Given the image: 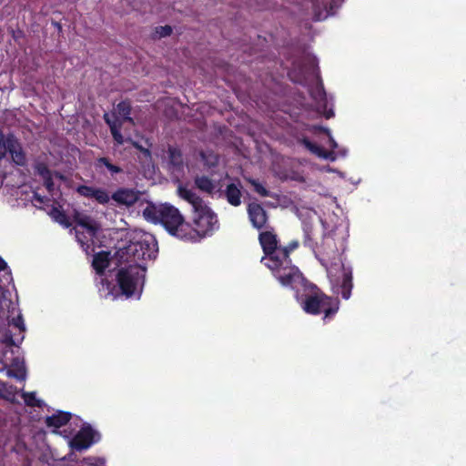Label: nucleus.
Returning <instances> with one entry per match:
<instances>
[{
	"label": "nucleus",
	"mask_w": 466,
	"mask_h": 466,
	"mask_svg": "<svg viewBox=\"0 0 466 466\" xmlns=\"http://www.w3.org/2000/svg\"><path fill=\"white\" fill-rule=\"evenodd\" d=\"M252 186L254 187L255 191L259 194L262 197H268L269 196L268 191L258 182L252 180L251 181Z\"/></svg>",
	"instance_id": "nucleus-31"
},
{
	"label": "nucleus",
	"mask_w": 466,
	"mask_h": 466,
	"mask_svg": "<svg viewBox=\"0 0 466 466\" xmlns=\"http://www.w3.org/2000/svg\"><path fill=\"white\" fill-rule=\"evenodd\" d=\"M77 225L85 228L91 238L95 237L97 226L89 217L84 216L78 218Z\"/></svg>",
	"instance_id": "nucleus-20"
},
{
	"label": "nucleus",
	"mask_w": 466,
	"mask_h": 466,
	"mask_svg": "<svg viewBox=\"0 0 466 466\" xmlns=\"http://www.w3.org/2000/svg\"><path fill=\"white\" fill-rule=\"evenodd\" d=\"M114 112L116 117L122 121V124L126 121L134 124V120L130 116L131 106L128 102L122 101L118 103Z\"/></svg>",
	"instance_id": "nucleus-15"
},
{
	"label": "nucleus",
	"mask_w": 466,
	"mask_h": 466,
	"mask_svg": "<svg viewBox=\"0 0 466 466\" xmlns=\"http://www.w3.org/2000/svg\"><path fill=\"white\" fill-rule=\"evenodd\" d=\"M71 419L68 412L59 411L56 414L46 417V423L49 427L60 428L66 425Z\"/></svg>",
	"instance_id": "nucleus-14"
},
{
	"label": "nucleus",
	"mask_w": 466,
	"mask_h": 466,
	"mask_svg": "<svg viewBox=\"0 0 466 466\" xmlns=\"http://www.w3.org/2000/svg\"><path fill=\"white\" fill-rule=\"evenodd\" d=\"M146 220L161 223L172 235L184 238L187 225L177 208L168 204L149 203L143 210Z\"/></svg>",
	"instance_id": "nucleus-2"
},
{
	"label": "nucleus",
	"mask_w": 466,
	"mask_h": 466,
	"mask_svg": "<svg viewBox=\"0 0 466 466\" xmlns=\"http://www.w3.org/2000/svg\"><path fill=\"white\" fill-rule=\"evenodd\" d=\"M76 192L82 197L96 199L99 204H106L110 199L108 193L103 188L82 185L76 187Z\"/></svg>",
	"instance_id": "nucleus-9"
},
{
	"label": "nucleus",
	"mask_w": 466,
	"mask_h": 466,
	"mask_svg": "<svg viewBox=\"0 0 466 466\" xmlns=\"http://www.w3.org/2000/svg\"><path fill=\"white\" fill-rule=\"evenodd\" d=\"M108 253L99 252L94 256L92 266L97 274L102 275L105 269L108 267Z\"/></svg>",
	"instance_id": "nucleus-17"
},
{
	"label": "nucleus",
	"mask_w": 466,
	"mask_h": 466,
	"mask_svg": "<svg viewBox=\"0 0 466 466\" xmlns=\"http://www.w3.org/2000/svg\"><path fill=\"white\" fill-rule=\"evenodd\" d=\"M302 309L309 314L325 313V318L337 312L339 307L332 299L323 294L315 286L311 287L309 292L301 299Z\"/></svg>",
	"instance_id": "nucleus-5"
},
{
	"label": "nucleus",
	"mask_w": 466,
	"mask_h": 466,
	"mask_svg": "<svg viewBox=\"0 0 466 466\" xmlns=\"http://www.w3.org/2000/svg\"><path fill=\"white\" fill-rule=\"evenodd\" d=\"M12 324L19 329L20 333L25 331V325L21 316H18L16 319H13Z\"/></svg>",
	"instance_id": "nucleus-32"
},
{
	"label": "nucleus",
	"mask_w": 466,
	"mask_h": 466,
	"mask_svg": "<svg viewBox=\"0 0 466 466\" xmlns=\"http://www.w3.org/2000/svg\"><path fill=\"white\" fill-rule=\"evenodd\" d=\"M258 240L265 254L261 263L272 271L281 285L295 289L296 285L304 283L301 272L289 258V249L278 245V237L272 228L261 231Z\"/></svg>",
	"instance_id": "nucleus-1"
},
{
	"label": "nucleus",
	"mask_w": 466,
	"mask_h": 466,
	"mask_svg": "<svg viewBox=\"0 0 466 466\" xmlns=\"http://www.w3.org/2000/svg\"><path fill=\"white\" fill-rule=\"evenodd\" d=\"M104 120L109 126L110 131L112 130L113 126H115V127L122 126V121H120V119H118L116 117L115 112H113L112 114L105 113Z\"/></svg>",
	"instance_id": "nucleus-26"
},
{
	"label": "nucleus",
	"mask_w": 466,
	"mask_h": 466,
	"mask_svg": "<svg viewBox=\"0 0 466 466\" xmlns=\"http://www.w3.org/2000/svg\"><path fill=\"white\" fill-rule=\"evenodd\" d=\"M179 196L191 204L195 212L194 224L198 234H206L213 230L218 223L216 214L206 205L204 200L192 189L178 187Z\"/></svg>",
	"instance_id": "nucleus-3"
},
{
	"label": "nucleus",
	"mask_w": 466,
	"mask_h": 466,
	"mask_svg": "<svg viewBox=\"0 0 466 466\" xmlns=\"http://www.w3.org/2000/svg\"><path fill=\"white\" fill-rule=\"evenodd\" d=\"M6 339H9V341H10V343H11L12 345H15V340H14L11 337H10V338H6Z\"/></svg>",
	"instance_id": "nucleus-41"
},
{
	"label": "nucleus",
	"mask_w": 466,
	"mask_h": 466,
	"mask_svg": "<svg viewBox=\"0 0 466 466\" xmlns=\"http://www.w3.org/2000/svg\"><path fill=\"white\" fill-rule=\"evenodd\" d=\"M172 27L170 25L158 26L156 28V34L159 38L170 35Z\"/></svg>",
	"instance_id": "nucleus-29"
},
{
	"label": "nucleus",
	"mask_w": 466,
	"mask_h": 466,
	"mask_svg": "<svg viewBox=\"0 0 466 466\" xmlns=\"http://www.w3.org/2000/svg\"><path fill=\"white\" fill-rule=\"evenodd\" d=\"M145 268L142 265L128 264L121 268L117 273V283L124 295H134L139 286L143 285L145 279Z\"/></svg>",
	"instance_id": "nucleus-6"
},
{
	"label": "nucleus",
	"mask_w": 466,
	"mask_h": 466,
	"mask_svg": "<svg viewBox=\"0 0 466 466\" xmlns=\"http://www.w3.org/2000/svg\"><path fill=\"white\" fill-rule=\"evenodd\" d=\"M167 166L172 173L180 172L183 169V157L180 150L169 147L167 150Z\"/></svg>",
	"instance_id": "nucleus-13"
},
{
	"label": "nucleus",
	"mask_w": 466,
	"mask_h": 466,
	"mask_svg": "<svg viewBox=\"0 0 466 466\" xmlns=\"http://www.w3.org/2000/svg\"><path fill=\"white\" fill-rule=\"evenodd\" d=\"M50 217L65 228L70 227V222L67 216L59 208H53L49 212Z\"/></svg>",
	"instance_id": "nucleus-22"
},
{
	"label": "nucleus",
	"mask_w": 466,
	"mask_h": 466,
	"mask_svg": "<svg viewBox=\"0 0 466 466\" xmlns=\"http://www.w3.org/2000/svg\"><path fill=\"white\" fill-rule=\"evenodd\" d=\"M194 183L198 189L208 195H212L215 192L219 191L221 188L219 182H217L205 175L196 176Z\"/></svg>",
	"instance_id": "nucleus-12"
},
{
	"label": "nucleus",
	"mask_w": 466,
	"mask_h": 466,
	"mask_svg": "<svg viewBox=\"0 0 466 466\" xmlns=\"http://www.w3.org/2000/svg\"><path fill=\"white\" fill-rule=\"evenodd\" d=\"M22 397L27 406H31V407H35V406L40 407L41 406V401L36 400L35 392L23 391Z\"/></svg>",
	"instance_id": "nucleus-25"
},
{
	"label": "nucleus",
	"mask_w": 466,
	"mask_h": 466,
	"mask_svg": "<svg viewBox=\"0 0 466 466\" xmlns=\"http://www.w3.org/2000/svg\"><path fill=\"white\" fill-rule=\"evenodd\" d=\"M76 238H77L78 242H80L81 245L84 246V241H83V239L80 237V232L76 229Z\"/></svg>",
	"instance_id": "nucleus-40"
},
{
	"label": "nucleus",
	"mask_w": 466,
	"mask_h": 466,
	"mask_svg": "<svg viewBox=\"0 0 466 466\" xmlns=\"http://www.w3.org/2000/svg\"><path fill=\"white\" fill-rule=\"evenodd\" d=\"M303 144L309 150H310L315 155L324 158L327 157V155L324 153L323 149L319 146L312 144L309 140L304 139Z\"/></svg>",
	"instance_id": "nucleus-27"
},
{
	"label": "nucleus",
	"mask_w": 466,
	"mask_h": 466,
	"mask_svg": "<svg viewBox=\"0 0 466 466\" xmlns=\"http://www.w3.org/2000/svg\"><path fill=\"white\" fill-rule=\"evenodd\" d=\"M4 158L8 153L12 161L17 165L24 167L27 162L25 152L20 143L19 139L11 132H9V138L5 140V146L1 147Z\"/></svg>",
	"instance_id": "nucleus-7"
},
{
	"label": "nucleus",
	"mask_w": 466,
	"mask_h": 466,
	"mask_svg": "<svg viewBox=\"0 0 466 466\" xmlns=\"http://www.w3.org/2000/svg\"><path fill=\"white\" fill-rule=\"evenodd\" d=\"M112 198L118 204L129 207L138 200L139 192L135 189L120 188L112 195Z\"/></svg>",
	"instance_id": "nucleus-11"
},
{
	"label": "nucleus",
	"mask_w": 466,
	"mask_h": 466,
	"mask_svg": "<svg viewBox=\"0 0 466 466\" xmlns=\"http://www.w3.org/2000/svg\"><path fill=\"white\" fill-rule=\"evenodd\" d=\"M44 185L47 188L48 191H52L54 188V182L52 179V175L44 178Z\"/></svg>",
	"instance_id": "nucleus-35"
},
{
	"label": "nucleus",
	"mask_w": 466,
	"mask_h": 466,
	"mask_svg": "<svg viewBox=\"0 0 466 466\" xmlns=\"http://www.w3.org/2000/svg\"><path fill=\"white\" fill-rule=\"evenodd\" d=\"M106 167L107 168V170L112 174H118V173H121L122 172V168L119 167L118 166H116V165H113L108 158L106 157H100L97 159L96 161V167Z\"/></svg>",
	"instance_id": "nucleus-23"
},
{
	"label": "nucleus",
	"mask_w": 466,
	"mask_h": 466,
	"mask_svg": "<svg viewBox=\"0 0 466 466\" xmlns=\"http://www.w3.org/2000/svg\"><path fill=\"white\" fill-rule=\"evenodd\" d=\"M248 214L252 226L257 229L266 228L268 214L258 203H250L248 207Z\"/></svg>",
	"instance_id": "nucleus-8"
},
{
	"label": "nucleus",
	"mask_w": 466,
	"mask_h": 466,
	"mask_svg": "<svg viewBox=\"0 0 466 466\" xmlns=\"http://www.w3.org/2000/svg\"><path fill=\"white\" fill-rule=\"evenodd\" d=\"M323 131L326 132L329 137V142H330V146L333 147V148H336L338 147L337 143L335 142V140L330 137V134H329V130L327 129V128H323Z\"/></svg>",
	"instance_id": "nucleus-37"
},
{
	"label": "nucleus",
	"mask_w": 466,
	"mask_h": 466,
	"mask_svg": "<svg viewBox=\"0 0 466 466\" xmlns=\"http://www.w3.org/2000/svg\"><path fill=\"white\" fill-rule=\"evenodd\" d=\"M127 140H128V142H130L135 147L141 150L146 157H150V151L148 149L143 148L141 146H139L137 142L133 141L131 138H127Z\"/></svg>",
	"instance_id": "nucleus-33"
},
{
	"label": "nucleus",
	"mask_w": 466,
	"mask_h": 466,
	"mask_svg": "<svg viewBox=\"0 0 466 466\" xmlns=\"http://www.w3.org/2000/svg\"><path fill=\"white\" fill-rule=\"evenodd\" d=\"M156 245L151 237H147L119 248L116 255L121 263L141 265L140 261L155 258Z\"/></svg>",
	"instance_id": "nucleus-4"
},
{
	"label": "nucleus",
	"mask_w": 466,
	"mask_h": 466,
	"mask_svg": "<svg viewBox=\"0 0 466 466\" xmlns=\"http://www.w3.org/2000/svg\"><path fill=\"white\" fill-rule=\"evenodd\" d=\"M127 140H128V142H130L135 147L141 150L146 157H150V151L148 149L143 148L141 146H139L137 142L133 141L131 138H127Z\"/></svg>",
	"instance_id": "nucleus-34"
},
{
	"label": "nucleus",
	"mask_w": 466,
	"mask_h": 466,
	"mask_svg": "<svg viewBox=\"0 0 466 466\" xmlns=\"http://www.w3.org/2000/svg\"><path fill=\"white\" fill-rule=\"evenodd\" d=\"M200 157L205 166L208 168L214 167L218 165V157L213 152H201Z\"/></svg>",
	"instance_id": "nucleus-24"
},
{
	"label": "nucleus",
	"mask_w": 466,
	"mask_h": 466,
	"mask_svg": "<svg viewBox=\"0 0 466 466\" xmlns=\"http://www.w3.org/2000/svg\"><path fill=\"white\" fill-rule=\"evenodd\" d=\"M6 268V263L5 261L0 258V271L5 269Z\"/></svg>",
	"instance_id": "nucleus-39"
},
{
	"label": "nucleus",
	"mask_w": 466,
	"mask_h": 466,
	"mask_svg": "<svg viewBox=\"0 0 466 466\" xmlns=\"http://www.w3.org/2000/svg\"><path fill=\"white\" fill-rule=\"evenodd\" d=\"M121 127H122V126H118V127L113 126L112 130L110 131L114 137V140L116 141V143L117 145H123L124 142L127 141V139L124 138V137L122 136V134L120 132Z\"/></svg>",
	"instance_id": "nucleus-28"
},
{
	"label": "nucleus",
	"mask_w": 466,
	"mask_h": 466,
	"mask_svg": "<svg viewBox=\"0 0 466 466\" xmlns=\"http://www.w3.org/2000/svg\"><path fill=\"white\" fill-rule=\"evenodd\" d=\"M35 169H36L37 174L43 179L52 175L51 171L49 170V168L46 165H44V164L36 165Z\"/></svg>",
	"instance_id": "nucleus-30"
},
{
	"label": "nucleus",
	"mask_w": 466,
	"mask_h": 466,
	"mask_svg": "<svg viewBox=\"0 0 466 466\" xmlns=\"http://www.w3.org/2000/svg\"><path fill=\"white\" fill-rule=\"evenodd\" d=\"M93 443V431L90 428H83L71 440L70 445L76 451H83Z\"/></svg>",
	"instance_id": "nucleus-10"
},
{
	"label": "nucleus",
	"mask_w": 466,
	"mask_h": 466,
	"mask_svg": "<svg viewBox=\"0 0 466 466\" xmlns=\"http://www.w3.org/2000/svg\"><path fill=\"white\" fill-rule=\"evenodd\" d=\"M9 138V133L5 134L3 130L0 128V147L5 146V140Z\"/></svg>",
	"instance_id": "nucleus-36"
},
{
	"label": "nucleus",
	"mask_w": 466,
	"mask_h": 466,
	"mask_svg": "<svg viewBox=\"0 0 466 466\" xmlns=\"http://www.w3.org/2000/svg\"><path fill=\"white\" fill-rule=\"evenodd\" d=\"M10 378H15L18 380H25L26 378V370L23 362L18 359L14 360L11 368L6 371Z\"/></svg>",
	"instance_id": "nucleus-16"
},
{
	"label": "nucleus",
	"mask_w": 466,
	"mask_h": 466,
	"mask_svg": "<svg viewBox=\"0 0 466 466\" xmlns=\"http://www.w3.org/2000/svg\"><path fill=\"white\" fill-rule=\"evenodd\" d=\"M226 197L231 205L237 207L241 203V192L239 187L235 184H229L226 188Z\"/></svg>",
	"instance_id": "nucleus-19"
},
{
	"label": "nucleus",
	"mask_w": 466,
	"mask_h": 466,
	"mask_svg": "<svg viewBox=\"0 0 466 466\" xmlns=\"http://www.w3.org/2000/svg\"><path fill=\"white\" fill-rule=\"evenodd\" d=\"M16 387L0 380V399L15 403L16 402Z\"/></svg>",
	"instance_id": "nucleus-18"
},
{
	"label": "nucleus",
	"mask_w": 466,
	"mask_h": 466,
	"mask_svg": "<svg viewBox=\"0 0 466 466\" xmlns=\"http://www.w3.org/2000/svg\"><path fill=\"white\" fill-rule=\"evenodd\" d=\"M352 289V277L350 273L343 272V279L340 285V294L343 299H348L350 297Z\"/></svg>",
	"instance_id": "nucleus-21"
},
{
	"label": "nucleus",
	"mask_w": 466,
	"mask_h": 466,
	"mask_svg": "<svg viewBox=\"0 0 466 466\" xmlns=\"http://www.w3.org/2000/svg\"><path fill=\"white\" fill-rule=\"evenodd\" d=\"M298 247V242H292L289 245V247H285L284 248H288L289 249V253L295 249L296 248Z\"/></svg>",
	"instance_id": "nucleus-38"
}]
</instances>
